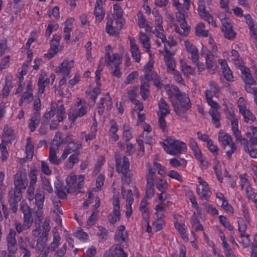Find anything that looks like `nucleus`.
<instances>
[{
	"mask_svg": "<svg viewBox=\"0 0 257 257\" xmlns=\"http://www.w3.org/2000/svg\"><path fill=\"white\" fill-rule=\"evenodd\" d=\"M165 115H160L158 119V124L160 128L165 132L167 128L166 122L165 118Z\"/></svg>",
	"mask_w": 257,
	"mask_h": 257,
	"instance_id": "nucleus-44",
	"label": "nucleus"
},
{
	"mask_svg": "<svg viewBox=\"0 0 257 257\" xmlns=\"http://www.w3.org/2000/svg\"><path fill=\"white\" fill-rule=\"evenodd\" d=\"M140 94L144 100H146L148 97L149 89L148 87H145L143 85L140 86Z\"/></svg>",
	"mask_w": 257,
	"mask_h": 257,
	"instance_id": "nucleus-55",
	"label": "nucleus"
},
{
	"mask_svg": "<svg viewBox=\"0 0 257 257\" xmlns=\"http://www.w3.org/2000/svg\"><path fill=\"white\" fill-rule=\"evenodd\" d=\"M209 114L212 117V121L213 123L215 125L216 127L218 128L220 125L219 122L220 116L218 110L210 109L209 111Z\"/></svg>",
	"mask_w": 257,
	"mask_h": 257,
	"instance_id": "nucleus-24",
	"label": "nucleus"
},
{
	"mask_svg": "<svg viewBox=\"0 0 257 257\" xmlns=\"http://www.w3.org/2000/svg\"><path fill=\"white\" fill-rule=\"evenodd\" d=\"M35 203L39 211L43 207L45 200V192L42 191H37L35 196Z\"/></svg>",
	"mask_w": 257,
	"mask_h": 257,
	"instance_id": "nucleus-21",
	"label": "nucleus"
},
{
	"mask_svg": "<svg viewBox=\"0 0 257 257\" xmlns=\"http://www.w3.org/2000/svg\"><path fill=\"white\" fill-rule=\"evenodd\" d=\"M130 41L132 57L137 62H140L141 60V53L139 47L136 45L134 39H132L130 37Z\"/></svg>",
	"mask_w": 257,
	"mask_h": 257,
	"instance_id": "nucleus-17",
	"label": "nucleus"
},
{
	"mask_svg": "<svg viewBox=\"0 0 257 257\" xmlns=\"http://www.w3.org/2000/svg\"><path fill=\"white\" fill-rule=\"evenodd\" d=\"M123 252L122 247L119 244L112 246L107 254V257H119Z\"/></svg>",
	"mask_w": 257,
	"mask_h": 257,
	"instance_id": "nucleus-23",
	"label": "nucleus"
},
{
	"mask_svg": "<svg viewBox=\"0 0 257 257\" xmlns=\"http://www.w3.org/2000/svg\"><path fill=\"white\" fill-rule=\"evenodd\" d=\"M67 185L65 186L67 193H71L75 192V186L77 182V178L75 175L69 176L66 179Z\"/></svg>",
	"mask_w": 257,
	"mask_h": 257,
	"instance_id": "nucleus-15",
	"label": "nucleus"
},
{
	"mask_svg": "<svg viewBox=\"0 0 257 257\" xmlns=\"http://www.w3.org/2000/svg\"><path fill=\"white\" fill-rule=\"evenodd\" d=\"M145 80H151L153 81L154 85L158 88H161L162 83H161L159 77L155 72H152L150 74H146L145 75Z\"/></svg>",
	"mask_w": 257,
	"mask_h": 257,
	"instance_id": "nucleus-20",
	"label": "nucleus"
},
{
	"mask_svg": "<svg viewBox=\"0 0 257 257\" xmlns=\"http://www.w3.org/2000/svg\"><path fill=\"white\" fill-rule=\"evenodd\" d=\"M220 166L219 165V163H218L217 164H216L214 166V172H215V173L216 174V176L217 177V178L218 179V180L220 182H222V180H223V177H222V174H221V171L220 170Z\"/></svg>",
	"mask_w": 257,
	"mask_h": 257,
	"instance_id": "nucleus-46",
	"label": "nucleus"
},
{
	"mask_svg": "<svg viewBox=\"0 0 257 257\" xmlns=\"http://www.w3.org/2000/svg\"><path fill=\"white\" fill-rule=\"evenodd\" d=\"M219 219L220 222L228 230L230 231H232L233 229V227L231 225L230 223L228 221L226 217L223 215H220L219 216Z\"/></svg>",
	"mask_w": 257,
	"mask_h": 257,
	"instance_id": "nucleus-37",
	"label": "nucleus"
},
{
	"mask_svg": "<svg viewBox=\"0 0 257 257\" xmlns=\"http://www.w3.org/2000/svg\"><path fill=\"white\" fill-rule=\"evenodd\" d=\"M98 211H94L89 217L87 221V226L90 227L94 225L95 221L96 220V216L98 214Z\"/></svg>",
	"mask_w": 257,
	"mask_h": 257,
	"instance_id": "nucleus-42",
	"label": "nucleus"
},
{
	"mask_svg": "<svg viewBox=\"0 0 257 257\" xmlns=\"http://www.w3.org/2000/svg\"><path fill=\"white\" fill-rule=\"evenodd\" d=\"M42 187L49 193L53 192V188L51 185L50 182L48 179L45 177H42Z\"/></svg>",
	"mask_w": 257,
	"mask_h": 257,
	"instance_id": "nucleus-35",
	"label": "nucleus"
},
{
	"mask_svg": "<svg viewBox=\"0 0 257 257\" xmlns=\"http://www.w3.org/2000/svg\"><path fill=\"white\" fill-rule=\"evenodd\" d=\"M154 184H146V197L148 198H151L154 195L155 189Z\"/></svg>",
	"mask_w": 257,
	"mask_h": 257,
	"instance_id": "nucleus-39",
	"label": "nucleus"
},
{
	"mask_svg": "<svg viewBox=\"0 0 257 257\" xmlns=\"http://www.w3.org/2000/svg\"><path fill=\"white\" fill-rule=\"evenodd\" d=\"M61 158L58 159L56 156V150L53 147L49 149V160L54 165H58L60 163Z\"/></svg>",
	"mask_w": 257,
	"mask_h": 257,
	"instance_id": "nucleus-26",
	"label": "nucleus"
},
{
	"mask_svg": "<svg viewBox=\"0 0 257 257\" xmlns=\"http://www.w3.org/2000/svg\"><path fill=\"white\" fill-rule=\"evenodd\" d=\"M239 110L240 112H242L245 122H248L249 120L253 121L255 119V117L250 110L246 109H244L243 108L241 110L240 108H239Z\"/></svg>",
	"mask_w": 257,
	"mask_h": 257,
	"instance_id": "nucleus-33",
	"label": "nucleus"
},
{
	"mask_svg": "<svg viewBox=\"0 0 257 257\" xmlns=\"http://www.w3.org/2000/svg\"><path fill=\"white\" fill-rule=\"evenodd\" d=\"M16 235V231L11 229L7 237L8 250L10 253L15 254L18 249Z\"/></svg>",
	"mask_w": 257,
	"mask_h": 257,
	"instance_id": "nucleus-10",
	"label": "nucleus"
},
{
	"mask_svg": "<svg viewBox=\"0 0 257 257\" xmlns=\"http://www.w3.org/2000/svg\"><path fill=\"white\" fill-rule=\"evenodd\" d=\"M172 105L176 114L180 119H187V111L191 107L190 100L188 95L174 98L171 100Z\"/></svg>",
	"mask_w": 257,
	"mask_h": 257,
	"instance_id": "nucleus-1",
	"label": "nucleus"
},
{
	"mask_svg": "<svg viewBox=\"0 0 257 257\" xmlns=\"http://www.w3.org/2000/svg\"><path fill=\"white\" fill-rule=\"evenodd\" d=\"M41 118L40 112L35 111L33 113L32 117L30 119L29 126L32 132H33L38 126Z\"/></svg>",
	"mask_w": 257,
	"mask_h": 257,
	"instance_id": "nucleus-18",
	"label": "nucleus"
},
{
	"mask_svg": "<svg viewBox=\"0 0 257 257\" xmlns=\"http://www.w3.org/2000/svg\"><path fill=\"white\" fill-rule=\"evenodd\" d=\"M37 171L35 169L31 170L29 173V178L30 179V184L35 185L37 181Z\"/></svg>",
	"mask_w": 257,
	"mask_h": 257,
	"instance_id": "nucleus-48",
	"label": "nucleus"
},
{
	"mask_svg": "<svg viewBox=\"0 0 257 257\" xmlns=\"http://www.w3.org/2000/svg\"><path fill=\"white\" fill-rule=\"evenodd\" d=\"M160 115H166L170 113L169 106L163 98H161L159 103Z\"/></svg>",
	"mask_w": 257,
	"mask_h": 257,
	"instance_id": "nucleus-27",
	"label": "nucleus"
},
{
	"mask_svg": "<svg viewBox=\"0 0 257 257\" xmlns=\"http://www.w3.org/2000/svg\"><path fill=\"white\" fill-rule=\"evenodd\" d=\"M154 166L156 167L158 170V173L160 174L161 176H164L165 175V167L162 166L160 163L156 162L154 163Z\"/></svg>",
	"mask_w": 257,
	"mask_h": 257,
	"instance_id": "nucleus-63",
	"label": "nucleus"
},
{
	"mask_svg": "<svg viewBox=\"0 0 257 257\" xmlns=\"http://www.w3.org/2000/svg\"><path fill=\"white\" fill-rule=\"evenodd\" d=\"M78 154L77 153H73L68 158V162L70 166L72 167L74 164L78 162L79 159L78 158Z\"/></svg>",
	"mask_w": 257,
	"mask_h": 257,
	"instance_id": "nucleus-52",
	"label": "nucleus"
},
{
	"mask_svg": "<svg viewBox=\"0 0 257 257\" xmlns=\"http://www.w3.org/2000/svg\"><path fill=\"white\" fill-rule=\"evenodd\" d=\"M41 167L43 172L46 175H49L51 174V170L50 169L48 165L45 161L41 162Z\"/></svg>",
	"mask_w": 257,
	"mask_h": 257,
	"instance_id": "nucleus-59",
	"label": "nucleus"
},
{
	"mask_svg": "<svg viewBox=\"0 0 257 257\" xmlns=\"http://www.w3.org/2000/svg\"><path fill=\"white\" fill-rule=\"evenodd\" d=\"M38 85L39 87V90L40 93H44L46 84L44 83V77L41 75L39 78Z\"/></svg>",
	"mask_w": 257,
	"mask_h": 257,
	"instance_id": "nucleus-47",
	"label": "nucleus"
},
{
	"mask_svg": "<svg viewBox=\"0 0 257 257\" xmlns=\"http://www.w3.org/2000/svg\"><path fill=\"white\" fill-rule=\"evenodd\" d=\"M210 89L215 93L217 94L220 92V88L219 86L214 81H211L209 83Z\"/></svg>",
	"mask_w": 257,
	"mask_h": 257,
	"instance_id": "nucleus-61",
	"label": "nucleus"
},
{
	"mask_svg": "<svg viewBox=\"0 0 257 257\" xmlns=\"http://www.w3.org/2000/svg\"><path fill=\"white\" fill-rule=\"evenodd\" d=\"M81 147L82 145L80 143H74L73 142L69 143L64 150L61 159L62 160H65L67 157L68 155L73 152L77 151L81 148Z\"/></svg>",
	"mask_w": 257,
	"mask_h": 257,
	"instance_id": "nucleus-12",
	"label": "nucleus"
},
{
	"mask_svg": "<svg viewBox=\"0 0 257 257\" xmlns=\"http://www.w3.org/2000/svg\"><path fill=\"white\" fill-rule=\"evenodd\" d=\"M113 214L110 213L107 216L109 222L111 224H114L120 219L119 199L118 197L113 198Z\"/></svg>",
	"mask_w": 257,
	"mask_h": 257,
	"instance_id": "nucleus-9",
	"label": "nucleus"
},
{
	"mask_svg": "<svg viewBox=\"0 0 257 257\" xmlns=\"http://www.w3.org/2000/svg\"><path fill=\"white\" fill-rule=\"evenodd\" d=\"M205 26L204 23H199L195 28L196 35L199 37H207L208 32L205 31Z\"/></svg>",
	"mask_w": 257,
	"mask_h": 257,
	"instance_id": "nucleus-28",
	"label": "nucleus"
},
{
	"mask_svg": "<svg viewBox=\"0 0 257 257\" xmlns=\"http://www.w3.org/2000/svg\"><path fill=\"white\" fill-rule=\"evenodd\" d=\"M221 207L226 211H229L232 213L234 212L232 207L231 205L229 204L226 199L223 200Z\"/></svg>",
	"mask_w": 257,
	"mask_h": 257,
	"instance_id": "nucleus-60",
	"label": "nucleus"
},
{
	"mask_svg": "<svg viewBox=\"0 0 257 257\" xmlns=\"http://www.w3.org/2000/svg\"><path fill=\"white\" fill-rule=\"evenodd\" d=\"M187 195L188 196L191 202L192 203L193 206L194 208H197L198 206L196 197L193 194V192L192 191H188Z\"/></svg>",
	"mask_w": 257,
	"mask_h": 257,
	"instance_id": "nucleus-56",
	"label": "nucleus"
},
{
	"mask_svg": "<svg viewBox=\"0 0 257 257\" xmlns=\"http://www.w3.org/2000/svg\"><path fill=\"white\" fill-rule=\"evenodd\" d=\"M9 202L12 212L16 213L18 210V203L22 198V191L15 188H12L9 192Z\"/></svg>",
	"mask_w": 257,
	"mask_h": 257,
	"instance_id": "nucleus-4",
	"label": "nucleus"
},
{
	"mask_svg": "<svg viewBox=\"0 0 257 257\" xmlns=\"http://www.w3.org/2000/svg\"><path fill=\"white\" fill-rule=\"evenodd\" d=\"M138 76V72L137 71H133L127 76L125 80H124V83L125 84H132L133 83V80Z\"/></svg>",
	"mask_w": 257,
	"mask_h": 257,
	"instance_id": "nucleus-41",
	"label": "nucleus"
},
{
	"mask_svg": "<svg viewBox=\"0 0 257 257\" xmlns=\"http://www.w3.org/2000/svg\"><path fill=\"white\" fill-rule=\"evenodd\" d=\"M138 25L140 28H144L145 27V25L146 24V19L144 17L142 13L141 12H139L138 13Z\"/></svg>",
	"mask_w": 257,
	"mask_h": 257,
	"instance_id": "nucleus-45",
	"label": "nucleus"
},
{
	"mask_svg": "<svg viewBox=\"0 0 257 257\" xmlns=\"http://www.w3.org/2000/svg\"><path fill=\"white\" fill-rule=\"evenodd\" d=\"M61 237L59 234L55 233L53 235V242L50 244V245L48 247L47 250H51L52 251H54L56 248L58 247L60 244Z\"/></svg>",
	"mask_w": 257,
	"mask_h": 257,
	"instance_id": "nucleus-29",
	"label": "nucleus"
},
{
	"mask_svg": "<svg viewBox=\"0 0 257 257\" xmlns=\"http://www.w3.org/2000/svg\"><path fill=\"white\" fill-rule=\"evenodd\" d=\"M36 218H35V226L37 228L40 229L41 227V223L42 222V213L41 212H40V211L36 212Z\"/></svg>",
	"mask_w": 257,
	"mask_h": 257,
	"instance_id": "nucleus-54",
	"label": "nucleus"
},
{
	"mask_svg": "<svg viewBox=\"0 0 257 257\" xmlns=\"http://www.w3.org/2000/svg\"><path fill=\"white\" fill-rule=\"evenodd\" d=\"M28 179L25 172L18 171L15 175L14 184L15 188L21 191L25 190L28 186Z\"/></svg>",
	"mask_w": 257,
	"mask_h": 257,
	"instance_id": "nucleus-6",
	"label": "nucleus"
},
{
	"mask_svg": "<svg viewBox=\"0 0 257 257\" xmlns=\"http://www.w3.org/2000/svg\"><path fill=\"white\" fill-rule=\"evenodd\" d=\"M106 32L109 35L116 36L119 34V31L116 26H111L109 28H106Z\"/></svg>",
	"mask_w": 257,
	"mask_h": 257,
	"instance_id": "nucleus-57",
	"label": "nucleus"
},
{
	"mask_svg": "<svg viewBox=\"0 0 257 257\" xmlns=\"http://www.w3.org/2000/svg\"><path fill=\"white\" fill-rule=\"evenodd\" d=\"M96 253V249L95 247H91L88 249L83 254V257H93Z\"/></svg>",
	"mask_w": 257,
	"mask_h": 257,
	"instance_id": "nucleus-64",
	"label": "nucleus"
},
{
	"mask_svg": "<svg viewBox=\"0 0 257 257\" xmlns=\"http://www.w3.org/2000/svg\"><path fill=\"white\" fill-rule=\"evenodd\" d=\"M137 89V86H134L132 87L131 89L127 91L129 99L133 102H134V100L136 96V91Z\"/></svg>",
	"mask_w": 257,
	"mask_h": 257,
	"instance_id": "nucleus-50",
	"label": "nucleus"
},
{
	"mask_svg": "<svg viewBox=\"0 0 257 257\" xmlns=\"http://www.w3.org/2000/svg\"><path fill=\"white\" fill-rule=\"evenodd\" d=\"M218 140L222 143L224 148L227 145H229L230 149L227 151L226 155L229 159L231 158L232 154L237 149L236 146L232 142V137L228 134L220 131L218 134Z\"/></svg>",
	"mask_w": 257,
	"mask_h": 257,
	"instance_id": "nucleus-5",
	"label": "nucleus"
},
{
	"mask_svg": "<svg viewBox=\"0 0 257 257\" xmlns=\"http://www.w3.org/2000/svg\"><path fill=\"white\" fill-rule=\"evenodd\" d=\"M197 192L201 200H208L209 199L210 196V192L208 184H205L204 186H202L201 191H200L199 187H197Z\"/></svg>",
	"mask_w": 257,
	"mask_h": 257,
	"instance_id": "nucleus-19",
	"label": "nucleus"
},
{
	"mask_svg": "<svg viewBox=\"0 0 257 257\" xmlns=\"http://www.w3.org/2000/svg\"><path fill=\"white\" fill-rule=\"evenodd\" d=\"M157 188L162 193H165L166 190L168 188V184L166 181H163L160 179L156 183Z\"/></svg>",
	"mask_w": 257,
	"mask_h": 257,
	"instance_id": "nucleus-34",
	"label": "nucleus"
},
{
	"mask_svg": "<svg viewBox=\"0 0 257 257\" xmlns=\"http://www.w3.org/2000/svg\"><path fill=\"white\" fill-rule=\"evenodd\" d=\"M46 242L43 241L41 239H38L36 245V250L38 252H43L45 251Z\"/></svg>",
	"mask_w": 257,
	"mask_h": 257,
	"instance_id": "nucleus-40",
	"label": "nucleus"
},
{
	"mask_svg": "<svg viewBox=\"0 0 257 257\" xmlns=\"http://www.w3.org/2000/svg\"><path fill=\"white\" fill-rule=\"evenodd\" d=\"M94 14L95 16L96 20L99 22H101L105 15V13L102 10V6L97 7L95 6Z\"/></svg>",
	"mask_w": 257,
	"mask_h": 257,
	"instance_id": "nucleus-31",
	"label": "nucleus"
},
{
	"mask_svg": "<svg viewBox=\"0 0 257 257\" xmlns=\"http://www.w3.org/2000/svg\"><path fill=\"white\" fill-rule=\"evenodd\" d=\"M198 11L200 17L204 20L207 18L210 15L206 11V7L204 4H200L198 8Z\"/></svg>",
	"mask_w": 257,
	"mask_h": 257,
	"instance_id": "nucleus-36",
	"label": "nucleus"
},
{
	"mask_svg": "<svg viewBox=\"0 0 257 257\" xmlns=\"http://www.w3.org/2000/svg\"><path fill=\"white\" fill-rule=\"evenodd\" d=\"M185 46L187 52L191 54L192 61L197 62L199 60V53L197 48L188 41H185Z\"/></svg>",
	"mask_w": 257,
	"mask_h": 257,
	"instance_id": "nucleus-14",
	"label": "nucleus"
},
{
	"mask_svg": "<svg viewBox=\"0 0 257 257\" xmlns=\"http://www.w3.org/2000/svg\"><path fill=\"white\" fill-rule=\"evenodd\" d=\"M164 51L166 53L164 56V61L168 67V69L170 71H174L175 70V63L173 55H174L175 53L168 50L166 46L164 47Z\"/></svg>",
	"mask_w": 257,
	"mask_h": 257,
	"instance_id": "nucleus-11",
	"label": "nucleus"
},
{
	"mask_svg": "<svg viewBox=\"0 0 257 257\" xmlns=\"http://www.w3.org/2000/svg\"><path fill=\"white\" fill-rule=\"evenodd\" d=\"M167 143H161L164 150L170 155H178L181 151L187 150L186 144L173 138H168L165 140Z\"/></svg>",
	"mask_w": 257,
	"mask_h": 257,
	"instance_id": "nucleus-3",
	"label": "nucleus"
},
{
	"mask_svg": "<svg viewBox=\"0 0 257 257\" xmlns=\"http://www.w3.org/2000/svg\"><path fill=\"white\" fill-rule=\"evenodd\" d=\"M222 31L224 32V37L229 40L233 39L236 35L231 23L225 21L222 23Z\"/></svg>",
	"mask_w": 257,
	"mask_h": 257,
	"instance_id": "nucleus-13",
	"label": "nucleus"
},
{
	"mask_svg": "<svg viewBox=\"0 0 257 257\" xmlns=\"http://www.w3.org/2000/svg\"><path fill=\"white\" fill-rule=\"evenodd\" d=\"M106 54H105V62L107 66L110 69H113L111 74L113 76L120 78L121 75V72L120 71L119 64L121 63L122 59L120 55L118 53H115L113 55L112 59L110 56V51L111 48L110 46L108 45L106 47Z\"/></svg>",
	"mask_w": 257,
	"mask_h": 257,
	"instance_id": "nucleus-2",
	"label": "nucleus"
},
{
	"mask_svg": "<svg viewBox=\"0 0 257 257\" xmlns=\"http://www.w3.org/2000/svg\"><path fill=\"white\" fill-rule=\"evenodd\" d=\"M168 176H169L170 178L176 179L181 182H182L183 181L182 176L176 171H170L168 173Z\"/></svg>",
	"mask_w": 257,
	"mask_h": 257,
	"instance_id": "nucleus-53",
	"label": "nucleus"
},
{
	"mask_svg": "<svg viewBox=\"0 0 257 257\" xmlns=\"http://www.w3.org/2000/svg\"><path fill=\"white\" fill-rule=\"evenodd\" d=\"M26 152L28 158H32L34 153V146L31 143V139L28 137L27 139V144L26 146Z\"/></svg>",
	"mask_w": 257,
	"mask_h": 257,
	"instance_id": "nucleus-32",
	"label": "nucleus"
},
{
	"mask_svg": "<svg viewBox=\"0 0 257 257\" xmlns=\"http://www.w3.org/2000/svg\"><path fill=\"white\" fill-rule=\"evenodd\" d=\"M15 137L14 131L8 124L5 125L4 128V134L3 135V142L11 143L15 140Z\"/></svg>",
	"mask_w": 257,
	"mask_h": 257,
	"instance_id": "nucleus-16",
	"label": "nucleus"
},
{
	"mask_svg": "<svg viewBox=\"0 0 257 257\" xmlns=\"http://www.w3.org/2000/svg\"><path fill=\"white\" fill-rule=\"evenodd\" d=\"M57 117L59 121H62L65 118V109L63 104L60 105L57 110Z\"/></svg>",
	"mask_w": 257,
	"mask_h": 257,
	"instance_id": "nucleus-38",
	"label": "nucleus"
},
{
	"mask_svg": "<svg viewBox=\"0 0 257 257\" xmlns=\"http://www.w3.org/2000/svg\"><path fill=\"white\" fill-rule=\"evenodd\" d=\"M223 73L224 77L227 80L229 81H232L233 76L232 72L229 68L225 69V70L223 71Z\"/></svg>",
	"mask_w": 257,
	"mask_h": 257,
	"instance_id": "nucleus-62",
	"label": "nucleus"
},
{
	"mask_svg": "<svg viewBox=\"0 0 257 257\" xmlns=\"http://www.w3.org/2000/svg\"><path fill=\"white\" fill-rule=\"evenodd\" d=\"M109 124L110 125L109 131L110 136L113 141H116L119 138L118 136L116 134V132L118 130V125L117 124L115 120L113 119H112L109 121Z\"/></svg>",
	"mask_w": 257,
	"mask_h": 257,
	"instance_id": "nucleus-22",
	"label": "nucleus"
},
{
	"mask_svg": "<svg viewBox=\"0 0 257 257\" xmlns=\"http://www.w3.org/2000/svg\"><path fill=\"white\" fill-rule=\"evenodd\" d=\"M156 172L153 171L152 167L149 166L147 169V172L146 173V180L147 184L148 185L154 184V176L155 175Z\"/></svg>",
	"mask_w": 257,
	"mask_h": 257,
	"instance_id": "nucleus-30",
	"label": "nucleus"
},
{
	"mask_svg": "<svg viewBox=\"0 0 257 257\" xmlns=\"http://www.w3.org/2000/svg\"><path fill=\"white\" fill-rule=\"evenodd\" d=\"M0 150L2 154V160L4 161L7 158L8 152L6 145L3 144V142L0 144Z\"/></svg>",
	"mask_w": 257,
	"mask_h": 257,
	"instance_id": "nucleus-51",
	"label": "nucleus"
},
{
	"mask_svg": "<svg viewBox=\"0 0 257 257\" xmlns=\"http://www.w3.org/2000/svg\"><path fill=\"white\" fill-rule=\"evenodd\" d=\"M205 209L207 212L212 215H218V210L212 204H206L205 206Z\"/></svg>",
	"mask_w": 257,
	"mask_h": 257,
	"instance_id": "nucleus-49",
	"label": "nucleus"
},
{
	"mask_svg": "<svg viewBox=\"0 0 257 257\" xmlns=\"http://www.w3.org/2000/svg\"><path fill=\"white\" fill-rule=\"evenodd\" d=\"M121 159L116 158V170L118 173H122L123 177L127 180L130 179V176L127 174L130 168V162L127 157L124 156L122 158V165H121Z\"/></svg>",
	"mask_w": 257,
	"mask_h": 257,
	"instance_id": "nucleus-7",
	"label": "nucleus"
},
{
	"mask_svg": "<svg viewBox=\"0 0 257 257\" xmlns=\"http://www.w3.org/2000/svg\"><path fill=\"white\" fill-rule=\"evenodd\" d=\"M213 55V54H207L205 56L206 59V66L208 69L212 68L213 66L212 61Z\"/></svg>",
	"mask_w": 257,
	"mask_h": 257,
	"instance_id": "nucleus-58",
	"label": "nucleus"
},
{
	"mask_svg": "<svg viewBox=\"0 0 257 257\" xmlns=\"http://www.w3.org/2000/svg\"><path fill=\"white\" fill-rule=\"evenodd\" d=\"M21 210L24 215V226L26 228H30L33 222L31 209L26 203L22 202L21 203Z\"/></svg>",
	"mask_w": 257,
	"mask_h": 257,
	"instance_id": "nucleus-8",
	"label": "nucleus"
},
{
	"mask_svg": "<svg viewBox=\"0 0 257 257\" xmlns=\"http://www.w3.org/2000/svg\"><path fill=\"white\" fill-rule=\"evenodd\" d=\"M12 85V82L10 80L8 81L7 79H6L5 85L4 86L3 91L2 94L4 97H7L10 92V87Z\"/></svg>",
	"mask_w": 257,
	"mask_h": 257,
	"instance_id": "nucleus-43",
	"label": "nucleus"
},
{
	"mask_svg": "<svg viewBox=\"0 0 257 257\" xmlns=\"http://www.w3.org/2000/svg\"><path fill=\"white\" fill-rule=\"evenodd\" d=\"M139 40L140 42L143 45L144 47L147 49V52H149L151 48L149 38L144 33L141 32Z\"/></svg>",
	"mask_w": 257,
	"mask_h": 257,
	"instance_id": "nucleus-25",
	"label": "nucleus"
}]
</instances>
